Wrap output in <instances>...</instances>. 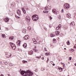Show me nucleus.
I'll list each match as a JSON object with an SVG mask.
<instances>
[{"label":"nucleus","instance_id":"6e6552de","mask_svg":"<svg viewBox=\"0 0 76 76\" xmlns=\"http://www.w3.org/2000/svg\"><path fill=\"white\" fill-rule=\"evenodd\" d=\"M17 14H18L19 16H20L21 15V11H20L19 10H17Z\"/></svg>","mask_w":76,"mask_h":76},{"label":"nucleus","instance_id":"ddd939ff","mask_svg":"<svg viewBox=\"0 0 76 76\" xmlns=\"http://www.w3.org/2000/svg\"><path fill=\"white\" fill-rule=\"evenodd\" d=\"M23 47L24 48H26L27 47V44L26 43H24L23 45Z\"/></svg>","mask_w":76,"mask_h":76},{"label":"nucleus","instance_id":"f3484780","mask_svg":"<svg viewBox=\"0 0 76 76\" xmlns=\"http://www.w3.org/2000/svg\"><path fill=\"white\" fill-rule=\"evenodd\" d=\"M17 45L19 46L20 45V42L19 41L17 42Z\"/></svg>","mask_w":76,"mask_h":76},{"label":"nucleus","instance_id":"cd10ccee","mask_svg":"<svg viewBox=\"0 0 76 76\" xmlns=\"http://www.w3.org/2000/svg\"><path fill=\"white\" fill-rule=\"evenodd\" d=\"M48 61H49V58H48L47 60L46 61L47 63H48Z\"/></svg>","mask_w":76,"mask_h":76},{"label":"nucleus","instance_id":"bb28decb","mask_svg":"<svg viewBox=\"0 0 76 76\" xmlns=\"http://www.w3.org/2000/svg\"><path fill=\"white\" fill-rule=\"evenodd\" d=\"M22 62L23 63H27V61H23Z\"/></svg>","mask_w":76,"mask_h":76},{"label":"nucleus","instance_id":"e2e57ef3","mask_svg":"<svg viewBox=\"0 0 76 76\" xmlns=\"http://www.w3.org/2000/svg\"><path fill=\"white\" fill-rule=\"evenodd\" d=\"M1 29V28H0V30Z\"/></svg>","mask_w":76,"mask_h":76},{"label":"nucleus","instance_id":"0e129e2a","mask_svg":"<svg viewBox=\"0 0 76 76\" xmlns=\"http://www.w3.org/2000/svg\"><path fill=\"white\" fill-rule=\"evenodd\" d=\"M58 39H59V37H58Z\"/></svg>","mask_w":76,"mask_h":76},{"label":"nucleus","instance_id":"a19ab883","mask_svg":"<svg viewBox=\"0 0 76 76\" xmlns=\"http://www.w3.org/2000/svg\"><path fill=\"white\" fill-rule=\"evenodd\" d=\"M69 60H71L72 59V57H69Z\"/></svg>","mask_w":76,"mask_h":76},{"label":"nucleus","instance_id":"09e8293b","mask_svg":"<svg viewBox=\"0 0 76 76\" xmlns=\"http://www.w3.org/2000/svg\"><path fill=\"white\" fill-rule=\"evenodd\" d=\"M0 76H4V75L3 74H1L0 75Z\"/></svg>","mask_w":76,"mask_h":76},{"label":"nucleus","instance_id":"473e14b6","mask_svg":"<svg viewBox=\"0 0 76 76\" xmlns=\"http://www.w3.org/2000/svg\"><path fill=\"white\" fill-rule=\"evenodd\" d=\"M58 69H59V70H61V71H62V70H63V68H61V67Z\"/></svg>","mask_w":76,"mask_h":76},{"label":"nucleus","instance_id":"8fccbe9b","mask_svg":"<svg viewBox=\"0 0 76 76\" xmlns=\"http://www.w3.org/2000/svg\"><path fill=\"white\" fill-rule=\"evenodd\" d=\"M39 38H38V37H37V40H39Z\"/></svg>","mask_w":76,"mask_h":76},{"label":"nucleus","instance_id":"7c9ffc66","mask_svg":"<svg viewBox=\"0 0 76 76\" xmlns=\"http://www.w3.org/2000/svg\"><path fill=\"white\" fill-rule=\"evenodd\" d=\"M41 57V56H40L39 57L37 56L36 57V58H40Z\"/></svg>","mask_w":76,"mask_h":76},{"label":"nucleus","instance_id":"393cba45","mask_svg":"<svg viewBox=\"0 0 76 76\" xmlns=\"http://www.w3.org/2000/svg\"><path fill=\"white\" fill-rule=\"evenodd\" d=\"M33 50H34L35 52H38V50H36L35 49V48L34 49H33Z\"/></svg>","mask_w":76,"mask_h":76},{"label":"nucleus","instance_id":"c85d7f7f","mask_svg":"<svg viewBox=\"0 0 76 76\" xmlns=\"http://www.w3.org/2000/svg\"><path fill=\"white\" fill-rule=\"evenodd\" d=\"M50 37H54V36L53 34H50Z\"/></svg>","mask_w":76,"mask_h":76},{"label":"nucleus","instance_id":"c03bdc74","mask_svg":"<svg viewBox=\"0 0 76 76\" xmlns=\"http://www.w3.org/2000/svg\"><path fill=\"white\" fill-rule=\"evenodd\" d=\"M50 47H53V44H50Z\"/></svg>","mask_w":76,"mask_h":76},{"label":"nucleus","instance_id":"4468645a","mask_svg":"<svg viewBox=\"0 0 76 76\" xmlns=\"http://www.w3.org/2000/svg\"><path fill=\"white\" fill-rule=\"evenodd\" d=\"M56 35L57 36L59 35V34H60V31H57L56 32Z\"/></svg>","mask_w":76,"mask_h":76},{"label":"nucleus","instance_id":"4c0bfd02","mask_svg":"<svg viewBox=\"0 0 76 76\" xmlns=\"http://www.w3.org/2000/svg\"><path fill=\"white\" fill-rule=\"evenodd\" d=\"M61 12L62 13H63V12H64V10H63V9H62Z\"/></svg>","mask_w":76,"mask_h":76},{"label":"nucleus","instance_id":"5701e85b","mask_svg":"<svg viewBox=\"0 0 76 76\" xmlns=\"http://www.w3.org/2000/svg\"><path fill=\"white\" fill-rule=\"evenodd\" d=\"M15 16L16 18H17V19H21V18L20 17L17 16L16 15H15Z\"/></svg>","mask_w":76,"mask_h":76},{"label":"nucleus","instance_id":"49530a36","mask_svg":"<svg viewBox=\"0 0 76 76\" xmlns=\"http://www.w3.org/2000/svg\"><path fill=\"white\" fill-rule=\"evenodd\" d=\"M44 29L46 30L47 31V28L45 27L44 28Z\"/></svg>","mask_w":76,"mask_h":76},{"label":"nucleus","instance_id":"69168bd1","mask_svg":"<svg viewBox=\"0 0 76 76\" xmlns=\"http://www.w3.org/2000/svg\"><path fill=\"white\" fill-rule=\"evenodd\" d=\"M74 18H75V17H74Z\"/></svg>","mask_w":76,"mask_h":76},{"label":"nucleus","instance_id":"338daca9","mask_svg":"<svg viewBox=\"0 0 76 76\" xmlns=\"http://www.w3.org/2000/svg\"><path fill=\"white\" fill-rule=\"evenodd\" d=\"M36 47L35 48V49H36Z\"/></svg>","mask_w":76,"mask_h":76},{"label":"nucleus","instance_id":"c9c22d12","mask_svg":"<svg viewBox=\"0 0 76 76\" xmlns=\"http://www.w3.org/2000/svg\"><path fill=\"white\" fill-rule=\"evenodd\" d=\"M44 50L45 51H47V48H44Z\"/></svg>","mask_w":76,"mask_h":76},{"label":"nucleus","instance_id":"b1692460","mask_svg":"<svg viewBox=\"0 0 76 76\" xmlns=\"http://www.w3.org/2000/svg\"><path fill=\"white\" fill-rule=\"evenodd\" d=\"M66 44L67 45H70V42H69V40L68 41L66 42Z\"/></svg>","mask_w":76,"mask_h":76},{"label":"nucleus","instance_id":"774afa93","mask_svg":"<svg viewBox=\"0 0 76 76\" xmlns=\"http://www.w3.org/2000/svg\"><path fill=\"white\" fill-rule=\"evenodd\" d=\"M44 70H45V69H44Z\"/></svg>","mask_w":76,"mask_h":76},{"label":"nucleus","instance_id":"2f4dec72","mask_svg":"<svg viewBox=\"0 0 76 76\" xmlns=\"http://www.w3.org/2000/svg\"><path fill=\"white\" fill-rule=\"evenodd\" d=\"M48 18H50V19H53V18L50 16H49Z\"/></svg>","mask_w":76,"mask_h":76},{"label":"nucleus","instance_id":"2eb2a0df","mask_svg":"<svg viewBox=\"0 0 76 76\" xmlns=\"http://www.w3.org/2000/svg\"><path fill=\"white\" fill-rule=\"evenodd\" d=\"M22 10L24 14H26V11L25 10V9L24 8H22Z\"/></svg>","mask_w":76,"mask_h":76},{"label":"nucleus","instance_id":"e433bc0d","mask_svg":"<svg viewBox=\"0 0 76 76\" xmlns=\"http://www.w3.org/2000/svg\"><path fill=\"white\" fill-rule=\"evenodd\" d=\"M45 10H48V7H45Z\"/></svg>","mask_w":76,"mask_h":76},{"label":"nucleus","instance_id":"f8f14e48","mask_svg":"<svg viewBox=\"0 0 76 76\" xmlns=\"http://www.w3.org/2000/svg\"><path fill=\"white\" fill-rule=\"evenodd\" d=\"M4 20L5 21V22H9V19L8 18H6L5 19H4Z\"/></svg>","mask_w":76,"mask_h":76},{"label":"nucleus","instance_id":"052dcab7","mask_svg":"<svg viewBox=\"0 0 76 76\" xmlns=\"http://www.w3.org/2000/svg\"><path fill=\"white\" fill-rule=\"evenodd\" d=\"M2 61H1V64H2Z\"/></svg>","mask_w":76,"mask_h":76},{"label":"nucleus","instance_id":"a18cd8bd","mask_svg":"<svg viewBox=\"0 0 76 76\" xmlns=\"http://www.w3.org/2000/svg\"><path fill=\"white\" fill-rule=\"evenodd\" d=\"M49 28H51V25H49Z\"/></svg>","mask_w":76,"mask_h":76},{"label":"nucleus","instance_id":"9b49d317","mask_svg":"<svg viewBox=\"0 0 76 76\" xmlns=\"http://www.w3.org/2000/svg\"><path fill=\"white\" fill-rule=\"evenodd\" d=\"M66 16L67 18H71V14H66Z\"/></svg>","mask_w":76,"mask_h":76},{"label":"nucleus","instance_id":"412c9836","mask_svg":"<svg viewBox=\"0 0 76 76\" xmlns=\"http://www.w3.org/2000/svg\"><path fill=\"white\" fill-rule=\"evenodd\" d=\"M43 12L44 13H48V11H43Z\"/></svg>","mask_w":76,"mask_h":76},{"label":"nucleus","instance_id":"20e7f679","mask_svg":"<svg viewBox=\"0 0 76 76\" xmlns=\"http://www.w3.org/2000/svg\"><path fill=\"white\" fill-rule=\"evenodd\" d=\"M10 45L12 49L14 50H15L16 49V46H15V44H13V43L11 42L10 43Z\"/></svg>","mask_w":76,"mask_h":76},{"label":"nucleus","instance_id":"7ed1b4c3","mask_svg":"<svg viewBox=\"0 0 76 76\" xmlns=\"http://www.w3.org/2000/svg\"><path fill=\"white\" fill-rule=\"evenodd\" d=\"M64 8L66 10H68L70 8V5L68 3L65 4L64 5Z\"/></svg>","mask_w":76,"mask_h":76},{"label":"nucleus","instance_id":"ea45409f","mask_svg":"<svg viewBox=\"0 0 76 76\" xmlns=\"http://www.w3.org/2000/svg\"><path fill=\"white\" fill-rule=\"evenodd\" d=\"M47 56H50V53H47Z\"/></svg>","mask_w":76,"mask_h":76},{"label":"nucleus","instance_id":"58836bf2","mask_svg":"<svg viewBox=\"0 0 76 76\" xmlns=\"http://www.w3.org/2000/svg\"><path fill=\"white\" fill-rule=\"evenodd\" d=\"M5 29H6V31H8L9 30V28H6Z\"/></svg>","mask_w":76,"mask_h":76},{"label":"nucleus","instance_id":"aec40b11","mask_svg":"<svg viewBox=\"0 0 76 76\" xmlns=\"http://www.w3.org/2000/svg\"><path fill=\"white\" fill-rule=\"evenodd\" d=\"M9 39H12V40H13V39H14V37H10L9 38Z\"/></svg>","mask_w":76,"mask_h":76},{"label":"nucleus","instance_id":"5fc2aeb1","mask_svg":"<svg viewBox=\"0 0 76 76\" xmlns=\"http://www.w3.org/2000/svg\"><path fill=\"white\" fill-rule=\"evenodd\" d=\"M74 64L75 66H76V63H75Z\"/></svg>","mask_w":76,"mask_h":76},{"label":"nucleus","instance_id":"6ab92c4d","mask_svg":"<svg viewBox=\"0 0 76 76\" xmlns=\"http://www.w3.org/2000/svg\"><path fill=\"white\" fill-rule=\"evenodd\" d=\"M12 6H15V5H16V4H15V2H13L12 3Z\"/></svg>","mask_w":76,"mask_h":76},{"label":"nucleus","instance_id":"72a5a7b5","mask_svg":"<svg viewBox=\"0 0 76 76\" xmlns=\"http://www.w3.org/2000/svg\"><path fill=\"white\" fill-rule=\"evenodd\" d=\"M58 27L60 28H61V24H60L59 26H58Z\"/></svg>","mask_w":76,"mask_h":76},{"label":"nucleus","instance_id":"f257e3e1","mask_svg":"<svg viewBox=\"0 0 76 76\" xmlns=\"http://www.w3.org/2000/svg\"><path fill=\"white\" fill-rule=\"evenodd\" d=\"M20 74L24 76H32L33 75L32 72H31L29 70L25 72L24 71H21Z\"/></svg>","mask_w":76,"mask_h":76},{"label":"nucleus","instance_id":"4be33fe9","mask_svg":"<svg viewBox=\"0 0 76 76\" xmlns=\"http://www.w3.org/2000/svg\"><path fill=\"white\" fill-rule=\"evenodd\" d=\"M56 30H60L61 29V28H60L59 27H56Z\"/></svg>","mask_w":76,"mask_h":76},{"label":"nucleus","instance_id":"680f3d73","mask_svg":"<svg viewBox=\"0 0 76 76\" xmlns=\"http://www.w3.org/2000/svg\"><path fill=\"white\" fill-rule=\"evenodd\" d=\"M9 76H10V75H8Z\"/></svg>","mask_w":76,"mask_h":76},{"label":"nucleus","instance_id":"603ef678","mask_svg":"<svg viewBox=\"0 0 76 76\" xmlns=\"http://www.w3.org/2000/svg\"><path fill=\"white\" fill-rule=\"evenodd\" d=\"M42 60H44V57H42Z\"/></svg>","mask_w":76,"mask_h":76},{"label":"nucleus","instance_id":"dca6fc26","mask_svg":"<svg viewBox=\"0 0 76 76\" xmlns=\"http://www.w3.org/2000/svg\"><path fill=\"white\" fill-rule=\"evenodd\" d=\"M11 55H10V56H9V55H7V53L6 54V55H7V56H6V57H7V58H9V57H11V56H12V54H11Z\"/></svg>","mask_w":76,"mask_h":76},{"label":"nucleus","instance_id":"39448f33","mask_svg":"<svg viewBox=\"0 0 76 76\" xmlns=\"http://www.w3.org/2000/svg\"><path fill=\"white\" fill-rule=\"evenodd\" d=\"M52 12L53 13L55 14V15H57V14L59 13V12L57 11H56L55 9H53L52 10Z\"/></svg>","mask_w":76,"mask_h":76},{"label":"nucleus","instance_id":"423d86ee","mask_svg":"<svg viewBox=\"0 0 76 76\" xmlns=\"http://www.w3.org/2000/svg\"><path fill=\"white\" fill-rule=\"evenodd\" d=\"M26 19L28 22H29L31 20V18H30V17L29 16L26 17Z\"/></svg>","mask_w":76,"mask_h":76},{"label":"nucleus","instance_id":"0eeeda50","mask_svg":"<svg viewBox=\"0 0 76 76\" xmlns=\"http://www.w3.org/2000/svg\"><path fill=\"white\" fill-rule=\"evenodd\" d=\"M28 38H29V37L28 35H26L23 37L24 39H28Z\"/></svg>","mask_w":76,"mask_h":76},{"label":"nucleus","instance_id":"f03ea898","mask_svg":"<svg viewBox=\"0 0 76 76\" xmlns=\"http://www.w3.org/2000/svg\"><path fill=\"white\" fill-rule=\"evenodd\" d=\"M32 19L34 21H37L39 19L38 15L36 14L33 15L32 17Z\"/></svg>","mask_w":76,"mask_h":76},{"label":"nucleus","instance_id":"a211bd4d","mask_svg":"<svg viewBox=\"0 0 76 76\" xmlns=\"http://www.w3.org/2000/svg\"><path fill=\"white\" fill-rule=\"evenodd\" d=\"M26 29H22V31L23 33H26Z\"/></svg>","mask_w":76,"mask_h":76},{"label":"nucleus","instance_id":"bf43d9fd","mask_svg":"<svg viewBox=\"0 0 76 76\" xmlns=\"http://www.w3.org/2000/svg\"><path fill=\"white\" fill-rule=\"evenodd\" d=\"M66 48H64V50H66Z\"/></svg>","mask_w":76,"mask_h":76},{"label":"nucleus","instance_id":"1a4fd4ad","mask_svg":"<svg viewBox=\"0 0 76 76\" xmlns=\"http://www.w3.org/2000/svg\"><path fill=\"white\" fill-rule=\"evenodd\" d=\"M70 25L72 26H75V22L74 21H72L70 24Z\"/></svg>","mask_w":76,"mask_h":76},{"label":"nucleus","instance_id":"37998d69","mask_svg":"<svg viewBox=\"0 0 76 76\" xmlns=\"http://www.w3.org/2000/svg\"><path fill=\"white\" fill-rule=\"evenodd\" d=\"M71 50L72 52H73V51H75V50H74V49H72Z\"/></svg>","mask_w":76,"mask_h":76},{"label":"nucleus","instance_id":"79ce46f5","mask_svg":"<svg viewBox=\"0 0 76 76\" xmlns=\"http://www.w3.org/2000/svg\"><path fill=\"white\" fill-rule=\"evenodd\" d=\"M53 40L54 41H56V39H53Z\"/></svg>","mask_w":76,"mask_h":76},{"label":"nucleus","instance_id":"9d476101","mask_svg":"<svg viewBox=\"0 0 76 76\" xmlns=\"http://www.w3.org/2000/svg\"><path fill=\"white\" fill-rule=\"evenodd\" d=\"M33 40L34 42V44H36L38 43V42L35 40V39H33Z\"/></svg>","mask_w":76,"mask_h":76},{"label":"nucleus","instance_id":"6e6d98bb","mask_svg":"<svg viewBox=\"0 0 76 76\" xmlns=\"http://www.w3.org/2000/svg\"><path fill=\"white\" fill-rule=\"evenodd\" d=\"M53 66H55V64H53Z\"/></svg>","mask_w":76,"mask_h":76},{"label":"nucleus","instance_id":"864d4df0","mask_svg":"<svg viewBox=\"0 0 76 76\" xmlns=\"http://www.w3.org/2000/svg\"><path fill=\"white\" fill-rule=\"evenodd\" d=\"M47 54H48L47 53H45V56H47Z\"/></svg>","mask_w":76,"mask_h":76},{"label":"nucleus","instance_id":"f704fd0d","mask_svg":"<svg viewBox=\"0 0 76 76\" xmlns=\"http://www.w3.org/2000/svg\"><path fill=\"white\" fill-rule=\"evenodd\" d=\"M31 53V52H28L29 54L30 55H32V53Z\"/></svg>","mask_w":76,"mask_h":76},{"label":"nucleus","instance_id":"13d9d810","mask_svg":"<svg viewBox=\"0 0 76 76\" xmlns=\"http://www.w3.org/2000/svg\"><path fill=\"white\" fill-rule=\"evenodd\" d=\"M38 44H40V42H39V43H38Z\"/></svg>","mask_w":76,"mask_h":76},{"label":"nucleus","instance_id":"de8ad7c7","mask_svg":"<svg viewBox=\"0 0 76 76\" xmlns=\"http://www.w3.org/2000/svg\"><path fill=\"white\" fill-rule=\"evenodd\" d=\"M76 45H75V46L74 47V48H76Z\"/></svg>","mask_w":76,"mask_h":76},{"label":"nucleus","instance_id":"3c124183","mask_svg":"<svg viewBox=\"0 0 76 76\" xmlns=\"http://www.w3.org/2000/svg\"><path fill=\"white\" fill-rule=\"evenodd\" d=\"M5 64H6V65H7V62H5Z\"/></svg>","mask_w":76,"mask_h":76},{"label":"nucleus","instance_id":"c756f323","mask_svg":"<svg viewBox=\"0 0 76 76\" xmlns=\"http://www.w3.org/2000/svg\"><path fill=\"white\" fill-rule=\"evenodd\" d=\"M2 37H3V38H5V37H6V36H5V35L4 34H2Z\"/></svg>","mask_w":76,"mask_h":76},{"label":"nucleus","instance_id":"a878e982","mask_svg":"<svg viewBox=\"0 0 76 76\" xmlns=\"http://www.w3.org/2000/svg\"><path fill=\"white\" fill-rule=\"evenodd\" d=\"M31 26H29L28 27V30H31Z\"/></svg>","mask_w":76,"mask_h":76},{"label":"nucleus","instance_id":"4d7b16f0","mask_svg":"<svg viewBox=\"0 0 76 76\" xmlns=\"http://www.w3.org/2000/svg\"><path fill=\"white\" fill-rule=\"evenodd\" d=\"M30 52L31 53H32V50L30 51Z\"/></svg>","mask_w":76,"mask_h":76}]
</instances>
